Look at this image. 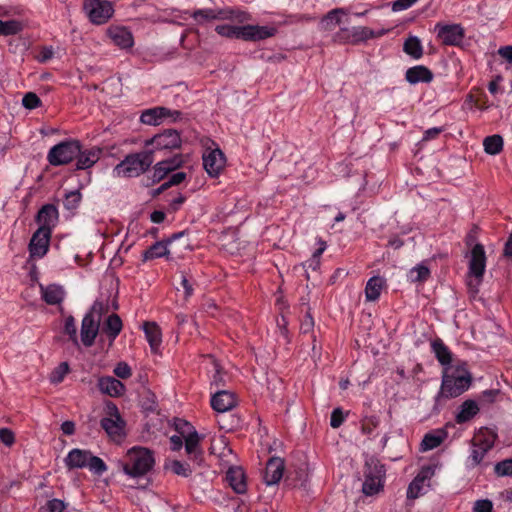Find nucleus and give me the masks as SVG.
I'll return each instance as SVG.
<instances>
[{"label": "nucleus", "mask_w": 512, "mask_h": 512, "mask_svg": "<svg viewBox=\"0 0 512 512\" xmlns=\"http://www.w3.org/2000/svg\"><path fill=\"white\" fill-rule=\"evenodd\" d=\"M194 20L200 24L213 20H229L233 25L228 26V32H275L257 23L251 22V15L240 8H203L192 13Z\"/></svg>", "instance_id": "nucleus-1"}, {"label": "nucleus", "mask_w": 512, "mask_h": 512, "mask_svg": "<svg viewBox=\"0 0 512 512\" xmlns=\"http://www.w3.org/2000/svg\"><path fill=\"white\" fill-rule=\"evenodd\" d=\"M155 464L153 452L144 447H133L129 449L122 463L123 472L132 477L138 478L150 472Z\"/></svg>", "instance_id": "nucleus-2"}, {"label": "nucleus", "mask_w": 512, "mask_h": 512, "mask_svg": "<svg viewBox=\"0 0 512 512\" xmlns=\"http://www.w3.org/2000/svg\"><path fill=\"white\" fill-rule=\"evenodd\" d=\"M153 161V150L129 154L114 167L113 176L138 177L149 169Z\"/></svg>", "instance_id": "nucleus-3"}, {"label": "nucleus", "mask_w": 512, "mask_h": 512, "mask_svg": "<svg viewBox=\"0 0 512 512\" xmlns=\"http://www.w3.org/2000/svg\"><path fill=\"white\" fill-rule=\"evenodd\" d=\"M471 384V376L465 370L452 371L450 368H445L440 395L444 398H455L464 393Z\"/></svg>", "instance_id": "nucleus-4"}, {"label": "nucleus", "mask_w": 512, "mask_h": 512, "mask_svg": "<svg viewBox=\"0 0 512 512\" xmlns=\"http://www.w3.org/2000/svg\"><path fill=\"white\" fill-rule=\"evenodd\" d=\"M100 425L111 440L120 442L124 439L126 424L113 402H106Z\"/></svg>", "instance_id": "nucleus-5"}, {"label": "nucleus", "mask_w": 512, "mask_h": 512, "mask_svg": "<svg viewBox=\"0 0 512 512\" xmlns=\"http://www.w3.org/2000/svg\"><path fill=\"white\" fill-rule=\"evenodd\" d=\"M65 465L69 469H78L88 467L90 471L102 475L107 471L105 462L93 456L88 450L72 449L65 458Z\"/></svg>", "instance_id": "nucleus-6"}, {"label": "nucleus", "mask_w": 512, "mask_h": 512, "mask_svg": "<svg viewBox=\"0 0 512 512\" xmlns=\"http://www.w3.org/2000/svg\"><path fill=\"white\" fill-rule=\"evenodd\" d=\"M486 269V254L482 244H476L470 252L468 265V286L477 291Z\"/></svg>", "instance_id": "nucleus-7"}, {"label": "nucleus", "mask_w": 512, "mask_h": 512, "mask_svg": "<svg viewBox=\"0 0 512 512\" xmlns=\"http://www.w3.org/2000/svg\"><path fill=\"white\" fill-rule=\"evenodd\" d=\"M366 13L367 11L349 13L344 8H336L323 16L320 25L324 30H335L338 27L339 32H348L349 26L354 22V19L364 16Z\"/></svg>", "instance_id": "nucleus-8"}, {"label": "nucleus", "mask_w": 512, "mask_h": 512, "mask_svg": "<svg viewBox=\"0 0 512 512\" xmlns=\"http://www.w3.org/2000/svg\"><path fill=\"white\" fill-rule=\"evenodd\" d=\"M80 153V143L77 140L63 141L53 146L47 155L48 162L53 166L70 163Z\"/></svg>", "instance_id": "nucleus-9"}, {"label": "nucleus", "mask_w": 512, "mask_h": 512, "mask_svg": "<svg viewBox=\"0 0 512 512\" xmlns=\"http://www.w3.org/2000/svg\"><path fill=\"white\" fill-rule=\"evenodd\" d=\"M105 310L102 302L96 301L91 311L86 314L81 324V341L86 347L93 345L99 331V320L94 319V314L101 315Z\"/></svg>", "instance_id": "nucleus-10"}, {"label": "nucleus", "mask_w": 512, "mask_h": 512, "mask_svg": "<svg viewBox=\"0 0 512 512\" xmlns=\"http://www.w3.org/2000/svg\"><path fill=\"white\" fill-rule=\"evenodd\" d=\"M496 434L488 428L480 429L473 437L470 460L474 466L480 464L486 453L494 446Z\"/></svg>", "instance_id": "nucleus-11"}, {"label": "nucleus", "mask_w": 512, "mask_h": 512, "mask_svg": "<svg viewBox=\"0 0 512 512\" xmlns=\"http://www.w3.org/2000/svg\"><path fill=\"white\" fill-rule=\"evenodd\" d=\"M176 429L180 432V434H183L186 454L191 459L196 460L200 458L202 455V450L200 447V441L202 437L197 433L196 430H194L193 427L190 426L188 422L182 420L179 421Z\"/></svg>", "instance_id": "nucleus-12"}, {"label": "nucleus", "mask_w": 512, "mask_h": 512, "mask_svg": "<svg viewBox=\"0 0 512 512\" xmlns=\"http://www.w3.org/2000/svg\"><path fill=\"white\" fill-rule=\"evenodd\" d=\"M84 9L91 22L95 24L107 22L114 12L112 3L107 0H87Z\"/></svg>", "instance_id": "nucleus-13"}, {"label": "nucleus", "mask_w": 512, "mask_h": 512, "mask_svg": "<svg viewBox=\"0 0 512 512\" xmlns=\"http://www.w3.org/2000/svg\"><path fill=\"white\" fill-rule=\"evenodd\" d=\"M153 146L154 151L173 150L181 146V137L176 130H165L145 141V147Z\"/></svg>", "instance_id": "nucleus-14"}, {"label": "nucleus", "mask_w": 512, "mask_h": 512, "mask_svg": "<svg viewBox=\"0 0 512 512\" xmlns=\"http://www.w3.org/2000/svg\"><path fill=\"white\" fill-rule=\"evenodd\" d=\"M51 233V230H47L44 227H39L36 230L29 243L30 257L42 258L46 255L49 249Z\"/></svg>", "instance_id": "nucleus-15"}, {"label": "nucleus", "mask_w": 512, "mask_h": 512, "mask_svg": "<svg viewBox=\"0 0 512 512\" xmlns=\"http://www.w3.org/2000/svg\"><path fill=\"white\" fill-rule=\"evenodd\" d=\"M202 158L204 169L211 177H217L225 166V156L219 148L207 150Z\"/></svg>", "instance_id": "nucleus-16"}, {"label": "nucleus", "mask_w": 512, "mask_h": 512, "mask_svg": "<svg viewBox=\"0 0 512 512\" xmlns=\"http://www.w3.org/2000/svg\"><path fill=\"white\" fill-rule=\"evenodd\" d=\"M183 164L181 155H175L170 159L160 161L153 167V181L163 180L170 172L175 171Z\"/></svg>", "instance_id": "nucleus-17"}, {"label": "nucleus", "mask_w": 512, "mask_h": 512, "mask_svg": "<svg viewBox=\"0 0 512 512\" xmlns=\"http://www.w3.org/2000/svg\"><path fill=\"white\" fill-rule=\"evenodd\" d=\"M97 386L101 393L110 397H121L126 391L125 385L112 376L100 377Z\"/></svg>", "instance_id": "nucleus-18"}, {"label": "nucleus", "mask_w": 512, "mask_h": 512, "mask_svg": "<svg viewBox=\"0 0 512 512\" xmlns=\"http://www.w3.org/2000/svg\"><path fill=\"white\" fill-rule=\"evenodd\" d=\"M211 406L217 412H226L236 406V397L230 391L217 390L211 398Z\"/></svg>", "instance_id": "nucleus-19"}, {"label": "nucleus", "mask_w": 512, "mask_h": 512, "mask_svg": "<svg viewBox=\"0 0 512 512\" xmlns=\"http://www.w3.org/2000/svg\"><path fill=\"white\" fill-rule=\"evenodd\" d=\"M284 472V461L281 458H271L267 464L264 473V481L267 485L278 483Z\"/></svg>", "instance_id": "nucleus-20"}, {"label": "nucleus", "mask_w": 512, "mask_h": 512, "mask_svg": "<svg viewBox=\"0 0 512 512\" xmlns=\"http://www.w3.org/2000/svg\"><path fill=\"white\" fill-rule=\"evenodd\" d=\"M387 287V281L382 276L371 277L365 286V299L367 302L377 301L382 291Z\"/></svg>", "instance_id": "nucleus-21"}, {"label": "nucleus", "mask_w": 512, "mask_h": 512, "mask_svg": "<svg viewBox=\"0 0 512 512\" xmlns=\"http://www.w3.org/2000/svg\"><path fill=\"white\" fill-rule=\"evenodd\" d=\"M405 79L410 84L430 83L433 80V73L426 66L417 65L407 69Z\"/></svg>", "instance_id": "nucleus-22"}, {"label": "nucleus", "mask_w": 512, "mask_h": 512, "mask_svg": "<svg viewBox=\"0 0 512 512\" xmlns=\"http://www.w3.org/2000/svg\"><path fill=\"white\" fill-rule=\"evenodd\" d=\"M58 219V211L52 204L44 205L37 214V222L39 227L51 230L55 226Z\"/></svg>", "instance_id": "nucleus-23"}, {"label": "nucleus", "mask_w": 512, "mask_h": 512, "mask_svg": "<svg viewBox=\"0 0 512 512\" xmlns=\"http://www.w3.org/2000/svg\"><path fill=\"white\" fill-rule=\"evenodd\" d=\"M143 330L152 352L156 353L162 343V332L156 322H145Z\"/></svg>", "instance_id": "nucleus-24"}, {"label": "nucleus", "mask_w": 512, "mask_h": 512, "mask_svg": "<svg viewBox=\"0 0 512 512\" xmlns=\"http://www.w3.org/2000/svg\"><path fill=\"white\" fill-rule=\"evenodd\" d=\"M102 153V149L98 147H92L90 149L81 151L77 157V168L84 170L92 167L99 159Z\"/></svg>", "instance_id": "nucleus-25"}, {"label": "nucleus", "mask_w": 512, "mask_h": 512, "mask_svg": "<svg viewBox=\"0 0 512 512\" xmlns=\"http://www.w3.org/2000/svg\"><path fill=\"white\" fill-rule=\"evenodd\" d=\"M226 480L236 493L246 491L244 471L240 467H232L226 473Z\"/></svg>", "instance_id": "nucleus-26"}, {"label": "nucleus", "mask_w": 512, "mask_h": 512, "mask_svg": "<svg viewBox=\"0 0 512 512\" xmlns=\"http://www.w3.org/2000/svg\"><path fill=\"white\" fill-rule=\"evenodd\" d=\"M30 29L33 27L30 26L25 13L11 20L0 21V32H22Z\"/></svg>", "instance_id": "nucleus-27"}, {"label": "nucleus", "mask_w": 512, "mask_h": 512, "mask_svg": "<svg viewBox=\"0 0 512 512\" xmlns=\"http://www.w3.org/2000/svg\"><path fill=\"white\" fill-rule=\"evenodd\" d=\"M383 488V475L380 470L375 473H368L365 476L362 491L364 494L372 496L377 494Z\"/></svg>", "instance_id": "nucleus-28"}, {"label": "nucleus", "mask_w": 512, "mask_h": 512, "mask_svg": "<svg viewBox=\"0 0 512 512\" xmlns=\"http://www.w3.org/2000/svg\"><path fill=\"white\" fill-rule=\"evenodd\" d=\"M42 298L49 305L60 304L65 296L63 288L59 285L41 286Z\"/></svg>", "instance_id": "nucleus-29"}, {"label": "nucleus", "mask_w": 512, "mask_h": 512, "mask_svg": "<svg viewBox=\"0 0 512 512\" xmlns=\"http://www.w3.org/2000/svg\"><path fill=\"white\" fill-rule=\"evenodd\" d=\"M123 324L117 314H111L103 323L102 332L105 333L111 342H113L122 330Z\"/></svg>", "instance_id": "nucleus-30"}, {"label": "nucleus", "mask_w": 512, "mask_h": 512, "mask_svg": "<svg viewBox=\"0 0 512 512\" xmlns=\"http://www.w3.org/2000/svg\"><path fill=\"white\" fill-rule=\"evenodd\" d=\"M431 348L439 363L445 368H449L448 366L452 361V354L444 342L441 339H435L431 342Z\"/></svg>", "instance_id": "nucleus-31"}, {"label": "nucleus", "mask_w": 512, "mask_h": 512, "mask_svg": "<svg viewBox=\"0 0 512 512\" xmlns=\"http://www.w3.org/2000/svg\"><path fill=\"white\" fill-rule=\"evenodd\" d=\"M447 433L443 430H436L424 435L421 442V450L429 451L437 448L445 440Z\"/></svg>", "instance_id": "nucleus-32"}, {"label": "nucleus", "mask_w": 512, "mask_h": 512, "mask_svg": "<svg viewBox=\"0 0 512 512\" xmlns=\"http://www.w3.org/2000/svg\"><path fill=\"white\" fill-rule=\"evenodd\" d=\"M479 412V407L474 400H466L460 406L456 415V422L461 424L471 420Z\"/></svg>", "instance_id": "nucleus-33"}, {"label": "nucleus", "mask_w": 512, "mask_h": 512, "mask_svg": "<svg viewBox=\"0 0 512 512\" xmlns=\"http://www.w3.org/2000/svg\"><path fill=\"white\" fill-rule=\"evenodd\" d=\"M403 50L414 59H420L423 56V46L416 36H410L406 39Z\"/></svg>", "instance_id": "nucleus-34"}, {"label": "nucleus", "mask_w": 512, "mask_h": 512, "mask_svg": "<svg viewBox=\"0 0 512 512\" xmlns=\"http://www.w3.org/2000/svg\"><path fill=\"white\" fill-rule=\"evenodd\" d=\"M483 146L487 154L497 155L503 149V138L500 135L488 136L484 139Z\"/></svg>", "instance_id": "nucleus-35"}, {"label": "nucleus", "mask_w": 512, "mask_h": 512, "mask_svg": "<svg viewBox=\"0 0 512 512\" xmlns=\"http://www.w3.org/2000/svg\"><path fill=\"white\" fill-rule=\"evenodd\" d=\"M168 253V249L165 243L156 242L152 246H150L147 250L143 252L144 260H152L155 258H160L165 256Z\"/></svg>", "instance_id": "nucleus-36"}, {"label": "nucleus", "mask_w": 512, "mask_h": 512, "mask_svg": "<svg viewBox=\"0 0 512 512\" xmlns=\"http://www.w3.org/2000/svg\"><path fill=\"white\" fill-rule=\"evenodd\" d=\"M106 36L109 42L121 49H129L134 44L132 34H107Z\"/></svg>", "instance_id": "nucleus-37"}, {"label": "nucleus", "mask_w": 512, "mask_h": 512, "mask_svg": "<svg viewBox=\"0 0 512 512\" xmlns=\"http://www.w3.org/2000/svg\"><path fill=\"white\" fill-rule=\"evenodd\" d=\"M161 110L158 107L147 109L142 112L140 121L147 125H159L161 123Z\"/></svg>", "instance_id": "nucleus-38"}, {"label": "nucleus", "mask_w": 512, "mask_h": 512, "mask_svg": "<svg viewBox=\"0 0 512 512\" xmlns=\"http://www.w3.org/2000/svg\"><path fill=\"white\" fill-rule=\"evenodd\" d=\"M441 43L445 45H453L464 47L467 45L465 34H437Z\"/></svg>", "instance_id": "nucleus-39"}, {"label": "nucleus", "mask_w": 512, "mask_h": 512, "mask_svg": "<svg viewBox=\"0 0 512 512\" xmlns=\"http://www.w3.org/2000/svg\"><path fill=\"white\" fill-rule=\"evenodd\" d=\"M361 432L365 435H371L379 426L380 419L376 415L365 416L361 419Z\"/></svg>", "instance_id": "nucleus-40"}, {"label": "nucleus", "mask_w": 512, "mask_h": 512, "mask_svg": "<svg viewBox=\"0 0 512 512\" xmlns=\"http://www.w3.org/2000/svg\"><path fill=\"white\" fill-rule=\"evenodd\" d=\"M437 468L438 464L423 466L419 473L414 478V486H416L418 482L426 483L427 481H429L435 475Z\"/></svg>", "instance_id": "nucleus-41"}, {"label": "nucleus", "mask_w": 512, "mask_h": 512, "mask_svg": "<svg viewBox=\"0 0 512 512\" xmlns=\"http://www.w3.org/2000/svg\"><path fill=\"white\" fill-rule=\"evenodd\" d=\"M209 359L214 367V374L212 376L211 385L218 389L224 386L226 381V374L225 372L222 371L220 365L216 362V360L213 357H209Z\"/></svg>", "instance_id": "nucleus-42"}, {"label": "nucleus", "mask_w": 512, "mask_h": 512, "mask_svg": "<svg viewBox=\"0 0 512 512\" xmlns=\"http://www.w3.org/2000/svg\"><path fill=\"white\" fill-rule=\"evenodd\" d=\"M430 276V270L424 265H418L409 272V278L412 282H423Z\"/></svg>", "instance_id": "nucleus-43"}, {"label": "nucleus", "mask_w": 512, "mask_h": 512, "mask_svg": "<svg viewBox=\"0 0 512 512\" xmlns=\"http://www.w3.org/2000/svg\"><path fill=\"white\" fill-rule=\"evenodd\" d=\"M168 468L176 475L182 477H189L192 473L190 466L178 460H173L168 465Z\"/></svg>", "instance_id": "nucleus-44"}, {"label": "nucleus", "mask_w": 512, "mask_h": 512, "mask_svg": "<svg viewBox=\"0 0 512 512\" xmlns=\"http://www.w3.org/2000/svg\"><path fill=\"white\" fill-rule=\"evenodd\" d=\"M22 14L24 11L20 8L0 5V21L11 20Z\"/></svg>", "instance_id": "nucleus-45"}, {"label": "nucleus", "mask_w": 512, "mask_h": 512, "mask_svg": "<svg viewBox=\"0 0 512 512\" xmlns=\"http://www.w3.org/2000/svg\"><path fill=\"white\" fill-rule=\"evenodd\" d=\"M65 504L59 499L49 500L44 506L40 508V512H63Z\"/></svg>", "instance_id": "nucleus-46"}, {"label": "nucleus", "mask_w": 512, "mask_h": 512, "mask_svg": "<svg viewBox=\"0 0 512 512\" xmlns=\"http://www.w3.org/2000/svg\"><path fill=\"white\" fill-rule=\"evenodd\" d=\"M22 104L27 109H35L40 106L41 100L35 93L28 92L24 95Z\"/></svg>", "instance_id": "nucleus-47"}, {"label": "nucleus", "mask_w": 512, "mask_h": 512, "mask_svg": "<svg viewBox=\"0 0 512 512\" xmlns=\"http://www.w3.org/2000/svg\"><path fill=\"white\" fill-rule=\"evenodd\" d=\"M69 372V366L66 362L61 363L52 373L51 381L53 383H60L63 381L65 375Z\"/></svg>", "instance_id": "nucleus-48"}, {"label": "nucleus", "mask_w": 512, "mask_h": 512, "mask_svg": "<svg viewBox=\"0 0 512 512\" xmlns=\"http://www.w3.org/2000/svg\"><path fill=\"white\" fill-rule=\"evenodd\" d=\"M113 372L120 379H128L132 375V370L126 362H119Z\"/></svg>", "instance_id": "nucleus-49"}, {"label": "nucleus", "mask_w": 512, "mask_h": 512, "mask_svg": "<svg viewBox=\"0 0 512 512\" xmlns=\"http://www.w3.org/2000/svg\"><path fill=\"white\" fill-rule=\"evenodd\" d=\"M185 178H186L185 172L178 171L176 173H173L169 177L168 181L162 184L161 189L164 190L171 186L179 185L180 183H182L185 180Z\"/></svg>", "instance_id": "nucleus-50"}, {"label": "nucleus", "mask_w": 512, "mask_h": 512, "mask_svg": "<svg viewBox=\"0 0 512 512\" xmlns=\"http://www.w3.org/2000/svg\"><path fill=\"white\" fill-rule=\"evenodd\" d=\"M495 472L499 476H511L512 475V458L499 462L495 466Z\"/></svg>", "instance_id": "nucleus-51"}, {"label": "nucleus", "mask_w": 512, "mask_h": 512, "mask_svg": "<svg viewBox=\"0 0 512 512\" xmlns=\"http://www.w3.org/2000/svg\"><path fill=\"white\" fill-rule=\"evenodd\" d=\"M434 32H464V28L460 24H443L439 22L435 25Z\"/></svg>", "instance_id": "nucleus-52"}, {"label": "nucleus", "mask_w": 512, "mask_h": 512, "mask_svg": "<svg viewBox=\"0 0 512 512\" xmlns=\"http://www.w3.org/2000/svg\"><path fill=\"white\" fill-rule=\"evenodd\" d=\"M65 332L73 342L77 343V328L75 319L72 316L67 317L65 320Z\"/></svg>", "instance_id": "nucleus-53"}, {"label": "nucleus", "mask_w": 512, "mask_h": 512, "mask_svg": "<svg viewBox=\"0 0 512 512\" xmlns=\"http://www.w3.org/2000/svg\"><path fill=\"white\" fill-rule=\"evenodd\" d=\"M426 483L418 482L416 486H414V480L409 484V487L407 489V497L410 499H416L418 498L423 491L424 486Z\"/></svg>", "instance_id": "nucleus-54"}, {"label": "nucleus", "mask_w": 512, "mask_h": 512, "mask_svg": "<svg viewBox=\"0 0 512 512\" xmlns=\"http://www.w3.org/2000/svg\"><path fill=\"white\" fill-rule=\"evenodd\" d=\"M0 441L4 445L11 447L15 442V435L13 431L8 428L0 429Z\"/></svg>", "instance_id": "nucleus-55"}, {"label": "nucleus", "mask_w": 512, "mask_h": 512, "mask_svg": "<svg viewBox=\"0 0 512 512\" xmlns=\"http://www.w3.org/2000/svg\"><path fill=\"white\" fill-rule=\"evenodd\" d=\"M345 417L340 408H335L331 413L330 425L332 428H338L344 422Z\"/></svg>", "instance_id": "nucleus-56"}, {"label": "nucleus", "mask_w": 512, "mask_h": 512, "mask_svg": "<svg viewBox=\"0 0 512 512\" xmlns=\"http://www.w3.org/2000/svg\"><path fill=\"white\" fill-rule=\"evenodd\" d=\"M161 110V120L170 118L172 121H177L181 118V112L178 110H172L166 107H158Z\"/></svg>", "instance_id": "nucleus-57"}, {"label": "nucleus", "mask_w": 512, "mask_h": 512, "mask_svg": "<svg viewBox=\"0 0 512 512\" xmlns=\"http://www.w3.org/2000/svg\"><path fill=\"white\" fill-rule=\"evenodd\" d=\"M374 34H347V37L343 39L345 43L358 44L371 38Z\"/></svg>", "instance_id": "nucleus-58"}, {"label": "nucleus", "mask_w": 512, "mask_h": 512, "mask_svg": "<svg viewBox=\"0 0 512 512\" xmlns=\"http://www.w3.org/2000/svg\"><path fill=\"white\" fill-rule=\"evenodd\" d=\"M318 244H319V248L313 253L312 259L310 260V262H311L310 266H312L313 263L315 264V266L313 268H315L316 266L319 265V259L322 255V253L326 249V242L323 241L322 239H318Z\"/></svg>", "instance_id": "nucleus-59"}, {"label": "nucleus", "mask_w": 512, "mask_h": 512, "mask_svg": "<svg viewBox=\"0 0 512 512\" xmlns=\"http://www.w3.org/2000/svg\"><path fill=\"white\" fill-rule=\"evenodd\" d=\"M417 0H395L392 3V10L397 11H403L411 7Z\"/></svg>", "instance_id": "nucleus-60"}, {"label": "nucleus", "mask_w": 512, "mask_h": 512, "mask_svg": "<svg viewBox=\"0 0 512 512\" xmlns=\"http://www.w3.org/2000/svg\"><path fill=\"white\" fill-rule=\"evenodd\" d=\"M226 35L227 36L235 35L236 38H241L244 41H257V40L264 39L267 36H271L272 34H252V33H249V34H226Z\"/></svg>", "instance_id": "nucleus-61"}, {"label": "nucleus", "mask_w": 512, "mask_h": 512, "mask_svg": "<svg viewBox=\"0 0 512 512\" xmlns=\"http://www.w3.org/2000/svg\"><path fill=\"white\" fill-rule=\"evenodd\" d=\"M492 503L489 500H478L474 505V512H492Z\"/></svg>", "instance_id": "nucleus-62"}, {"label": "nucleus", "mask_w": 512, "mask_h": 512, "mask_svg": "<svg viewBox=\"0 0 512 512\" xmlns=\"http://www.w3.org/2000/svg\"><path fill=\"white\" fill-rule=\"evenodd\" d=\"M183 434L181 435H173L170 437L171 449L174 451H178L181 449L183 445Z\"/></svg>", "instance_id": "nucleus-63"}, {"label": "nucleus", "mask_w": 512, "mask_h": 512, "mask_svg": "<svg viewBox=\"0 0 512 512\" xmlns=\"http://www.w3.org/2000/svg\"><path fill=\"white\" fill-rule=\"evenodd\" d=\"M498 54L503 59H505L506 61H508L509 63L512 64V46L511 45L500 47L498 50Z\"/></svg>", "instance_id": "nucleus-64"}]
</instances>
